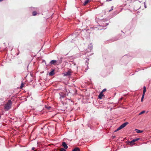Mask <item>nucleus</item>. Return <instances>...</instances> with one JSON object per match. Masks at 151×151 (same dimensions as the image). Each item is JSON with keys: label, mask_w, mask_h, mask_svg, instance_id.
<instances>
[{"label": "nucleus", "mask_w": 151, "mask_h": 151, "mask_svg": "<svg viewBox=\"0 0 151 151\" xmlns=\"http://www.w3.org/2000/svg\"><path fill=\"white\" fill-rule=\"evenodd\" d=\"M12 102L11 100H9L4 105V108L6 111L9 110L11 108Z\"/></svg>", "instance_id": "nucleus-1"}, {"label": "nucleus", "mask_w": 151, "mask_h": 151, "mask_svg": "<svg viewBox=\"0 0 151 151\" xmlns=\"http://www.w3.org/2000/svg\"><path fill=\"white\" fill-rule=\"evenodd\" d=\"M139 139H140L139 138H136L135 139H134L132 140L131 141L129 142V144L130 145H132L133 144H134V142Z\"/></svg>", "instance_id": "nucleus-2"}, {"label": "nucleus", "mask_w": 151, "mask_h": 151, "mask_svg": "<svg viewBox=\"0 0 151 151\" xmlns=\"http://www.w3.org/2000/svg\"><path fill=\"white\" fill-rule=\"evenodd\" d=\"M128 124V122H126L124 123L123 124H122L120 126V128L119 129H122L124 127H125Z\"/></svg>", "instance_id": "nucleus-3"}, {"label": "nucleus", "mask_w": 151, "mask_h": 151, "mask_svg": "<svg viewBox=\"0 0 151 151\" xmlns=\"http://www.w3.org/2000/svg\"><path fill=\"white\" fill-rule=\"evenodd\" d=\"M71 75V72L70 71H68L65 73L64 74V76H70Z\"/></svg>", "instance_id": "nucleus-4"}, {"label": "nucleus", "mask_w": 151, "mask_h": 151, "mask_svg": "<svg viewBox=\"0 0 151 151\" xmlns=\"http://www.w3.org/2000/svg\"><path fill=\"white\" fill-rule=\"evenodd\" d=\"M62 145L65 149H67L68 148V146L67 144L65 142H62Z\"/></svg>", "instance_id": "nucleus-5"}, {"label": "nucleus", "mask_w": 151, "mask_h": 151, "mask_svg": "<svg viewBox=\"0 0 151 151\" xmlns=\"http://www.w3.org/2000/svg\"><path fill=\"white\" fill-rule=\"evenodd\" d=\"M55 74L54 70L52 69V70L49 73V75L50 76H53Z\"/></svg>", "instance_id": "nucleus-6"}, {"label": "nucleus", "mask_w": 151, "mask_h": 151, "mask_svg": "<svg viewBox=\"0 0 151 151\" xmlns=\"http://www.w3.org/2000/svg\"><path fill=\"white\" fill-rule=\"evenodd\" d=\"M56 60H52L50 62V64H53L55 65V64L57 62Z\"/></svg>", "instance_id": "nucleus-7"}, {"label": "nucleus", "mask_w": 151, "mask_h": 151, "mask_svg": "<svg viewBox=\"0 0 151 151\" xmlns=\"http://www.w3.org/2000/svg\"><path fill=\"white\" fill-rule=\"evenodd\" d=\"M104 96V94L102 92H101L99 94L98 96L99 99H101L102 98V96Z\"/></svg>", "instance_id": "nucleus-8"}, {"label": "nucleus", "mask_w": 151, "mask_h": 151, "mask_svg": "<svg viewBox=\"0 0 151 151\" xmlns=\"http://www.w3.org/2000/svg\"><path fill=\"white\" fill-rule=\"evenodd\" d=\"M90 0H86L83 4V6H85L90 1Z\"/></svg>", "instance_id": "nucleus-9"}, {"label": "nucleus", "mask_w": 151, "mask_h": 151, "mask_svg": "<svg viewBox=\"0 0 151 151\" xmlns=\"http://www.w3.org/2000/svg\"><path fill=\"white\" fill-rule=\"evenodd\" d=\"M146 92V87L145 86H144L143 87V91L142 93V95H145V93Z\"/></svg>", "instance_id": "nucleus-10"}, {"label": "nucleus", "mask_w": 151, "mask_h": 151, "mask_svg": "<svg viewBox=\"0 0 151 151\" xmlns=\"http://www.w3.org/2000/svg\"><path fill=\"white\" fill-rule=\"evenodd\" d=\"M135 130H136L137 131H136L137 132V133H141L143 132V131L140 130H139V129H136Z\"/></svg>", "instance_id": "nucleus-11"}, {"label": "nucleus", "mask_w": 151, "mask_h": 151, "mask_svg": "<svg viewBox=\"0 0 151 151\" xmlns=\"http://www.w3.org/2000/svg\"><path fill=\"white\" fill-rule=\"evenodd\" d=\"M73 151H80V149L78 147L75 148L73 150Z\"/></svg>", "instance_id": "nucleus-12"}, {"label": "nucleus", "mask_w": 151, "mask_h": 151, "mask_svg": "<svg viewBox=\"0 0 151 151\" xmlns=\"http://www.w3.org/2000/svg\"><path fill=\"white\" fill-rule=\"evenodd\" d=\"M62 58H61L59 60H58V62L59 64L61 63H62Z\"/></svg>", "instance_id": "nucleus-13"}, {"label": "nucleus", "mask_w": 151, "mask_h": 151, "mask_svg": "<svg viewBox=\"0 0 151 151\" xmlns=\"http://www.w3.org/2000/svg\"><path fill=\"white\" fill-rule=\"evenodd\" d=\"M65 149V148H61L60 149V151H66Z\"/></svg>", "instance_id": "nucleus-14"}, {"label": "nucleus", "mask_w": 151, "mask_h": 151, "mask_svg": "<svg viewBox=\"0 0 151 151\" xmlns=\"http://www.w3.org/2000/svg\"><path fill=\"white\" fill-rule=\"evenodd\" d=\"M37 13L36 11H33L32 12V15L33 16H35L37 15Z\"/></svg>", "instance_id": "nucleus-15"}, {"label": "nucleus", "mask_w": 151, "mask_h": 151, "mask_svg": "<svg viewBox=\"0 0 151 151\" xmlns=\"http://www.w3.org/2000/svg\"><path fill=\"white\" fill-rule=\"evenodd\" d=\"M45 107L46 108H47L48 110H50V109L51 108V107H50V106H45Z\"/></svg>", "instance_id": "nucleus-16"}, {"label": "nucleus", "mask_w": 151, "mask_h": 151, "mask_svg": "<svg viewBox=\"0 0 151 151\" xmlns=\"http://www.w3.org/2000/svg\"><path fill=\"white\" fill-rule=\"evenodd\" d=\"M145 111H142L140 113H139V115H141V114L145 113Z\"/></svg>", "instance_id": "nucleus-17"}, {"label": "nucleus", "mask_w": 151, "mask_h": 151, "mask_svg": "<svg viewBox=\"0 0 151 151\" xmlns=\"http://www.w3.org/2000/svg\"><path fill=\"white\" fill-rule=\"evenodd\" d=\"M144 96L145 95H142V97L141 99V101L142 102L143 101V99H144Z\"/></svg>", "instance_id": "nucleus-18"}, {"label": "nucleus", "mask_w": 151, "mask_h": 151, "mask_svg": "<svg viewBox=\"0 0 151 151\" xmlns=\"http://www.w3.org/2000/svg\"><path fill=\"white\" fill-rule=\"evenodd\" d=\"M119 128H120V127H119L116 130H115V131H114V132H117L119 130L121 129H119Z\"/></svg>", "instance_id": "nucleus-19"}, {"label": "nucleus", "mask_w": 151, "mask_h": 151, "mask_svg": "<svg viewBox=\"0 0 151 151\" xmlns=\"http://www.w3.org/2000/svg\"><path fill=\"white\" fill-rule=\"evenodd\" d=\"M24 85V84L23 83H22L21 85L20 88H22L23 87Z\"/></svg>", "instance_id": "nucleus-20"}, {"label": "nucleus", "mask_w": 151, "mask_h": 151, "mask_svg": "<svg viewBox=\"0 0 151 151\" xmlns=\"http://www.w3.org/2000/svg\"><path fill=\"white\" fill-rule=\"evenodd\" d=\"M106 91V88H104L103 90L101 92H102L103 93V92H104Z\"/></svg>", "instance_id": "nucleus-21"}, {"label": "nucleus", "mask_w": 151, "mask_h": 151, "mask_svg": "<svg viewBox=\"0 0 151 151\" xmlns=\"http://www.w3.org/2000/svg\"><path fill=\"white\" fill-rule=\"evenodd\" d=\"M92 49V47H90V48L89 49V51H90Z\"/></svg>", "instance_id": "nucleus-22"}, {"label": "nucleus", "mask_w": 151, "mask_h": 151, "mask_svg": "<svg viewBox=\"0 0 151 151\" xmlns=\"http://www.w3.org/2000/svg\"><path fill=\"white\" fill-rule=\"evenodd\" d=\"M76 33H78V32H76V31H75V32L73 33V35H76Z\"/></svg>", "instance_id": "nucleus-23"}, {"label": "nucleus", "mask_w": 151, "mask_h": 151, "mask_svg": "<svg viewBox=\"0 0 151 151\" xmlns=\"http://www.w3.org/2000/svg\"><path fill=\"white\" fill-rule=\"evenodd\" d=\"M35 149V148L34 147H32V150H34Z\"/></svg>", "instance_id": "nucleus-24"}, {"label": "nucleus", "mask_w": 151, "mask_h": 151, "mask_svg": "<svg viewBox=\"0 0 151 151\" xmlns=\"http://www.w3.org/2000/svg\"><path fill=\"white\" fill-rule=\"evenodd\" d=\"M144 3H145V8H146V5H145V2Z\"/></svg>", "instance_id": "nucleus-25"}, {"label": "nucleus", "mask_w": 151, "mask_h": 151, "mask_svg": "<svg viewBox=\"0 0 151 151\" xmlns=\"http://www.w3.org/2000/svg\"><path fill=\"white\" fill-rule=\"evenodd\" d=\"M64 96H60V97H62V98H63L64 97Z\"/></svg>", "instance_id": "nucleus-26"}, {"label": "nucleus", "mask_w": 151, "mask_h": 151, "mask_svg": "<svg viewBox=\"0 0 151 151\" xmlns=\"http://www.w3.org/2000/svg\"><path fill=\"white\" fill-rule=\"evenodd\" d=\"M113 10V9L112 8L109 11H111V10Z\"/></svg>", "instance_id": "nucleus-27"}, {"label": "nucleus", "mask_w": 151, "mask_h": 151, "mask_svg": "<svg viewBox=\"0 0 151 151\" xmlns=\"http://www.w3.org/2000/svg\"><path fill=\"white\" fill-rule=\"evenodd\" d=\"M115 137V136H114L113 137V138H114Z\"/></svg>", "instance_id": "nucleus-28"}, {"label": "nucleus", "mask_w": 151, "mask_h": 151, "mask_svg": "<svg viewBox=\"0 0 151 151\" xmlns=\"http://www.w3.org/2000/svg\"><path fill=\"white\" fill-rule=\"evenodd\" d=\"M4 0H0V1H3Z\"/></svg>", "instance_id": "nucleus-29"}, {"label": "nucleus", "mask_w": 151, "mask_h": 151, "mask_svg": "<svg viewBox=\"0 0 151 151\" xmlns=\"http://www.w3.org/2000/svg\"><path fill=\"white\" fill-rule=\"evenodd\" d=\"M108 24H107L106 25H108Z\"/></svg>", "instance_id": "nucleus-30"}]
</instances>
